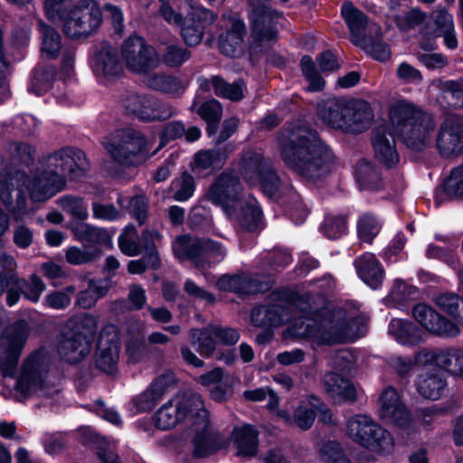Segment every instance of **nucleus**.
Masks as SVG:
<instances>
[{"mask_svg":"<svg viewBox=\"0 0 463 463\" xmlns=\"http://www.w3.org/2000/svg\"><path fill=\"white\" fill-rule=\"evenodd\" d=\"M89 168L83 151L76 147H61L43 157L32 177L21 171L8 175L0 172V201L14 219L20 221L26 214L25 192L33 202H44L64 188L67 175L80 176Z\"/></svg>","mask_w":463,"mask_h":463,"instance_id":"1","label":"nucleus"},{"mask_svg":"<svg viewBox=\"0 0 463 463\" xmlns=\"http://www.w3.org/2000/svg\"><path fill=\"white\" fill-rule=\"evenodd\" d=\"M158 429L170 430L181 421H186L191 428L193 455L207 457L218 451L223 445V439L211 422L209 411L199 394L177 395L165 402L154 416Z\"/></svg>","mask_w":463,"mask_h":463,"instance_id":"2","label":"nucleus"},{"mask_svg":"<svg viewBox=\"0 0 463 463\" xmlns=\"http://www.w3.org/2000/svg\"><path fill=\"white\" fill-rule=\"evenodd\" d=\"M279 142L283 162L298 175L317 179L330 171L332 154L317 132L294 127L282 132Z\"/></svg>","mask_w":463,"mask_h":463,"instance_id":"3","label":"nucleus"},{"mask_svg":"<svg viewBox=\"0 0 463 463\" xmlns=\"http://www.w3.org/2000/svg\"><path fill=\"white\" fill-rule=\"evenodd\" d=\"M206 198L246 230L252 232L260 227L262 211L257 200L242 195L241 184L232 173H222L209 187Z\"/></svg>","mask_w":463,"mask_h":463,"instance_id":"4","label":"nucleus"},{"mask_svg":"<svg viewBox=\"0 0 463 463\" xmlns=\"http://www.w3.org/2000/svg\"><path fill=\"white\" fill-rule=\"evenodd\" d=\"M388 118L402 142L420 151L430 146L436 128L433 114L407 99H397L389 106Z\"/></svg>","mask_w":463,"mask_h":463,"instance_id":"5","label":"nucleus"},{"mask_svg":"<svg viewBox=\"0 0 463 463\" xmlns=\"http://www.w3.org/2000/svg\"><path fill=\"white\" fill-rule=\"evenodd\" d=\"M71 0H44L46 17L52 23H61L66 36L71 39L87 37L101 24V10L94 0H82L66 9Z\"/></svg>","mask_w":463,"mask_h":463,"instance_id":"6","label":"nucleus"},{"mask_svg":"<svg viewBox=\"0 0 463 463\" xmlns=\"http://www.w3.org/2000/svg\"><path fill=\"white\" fill-rule=\"evenodd\" d=\"M52 364V355L46 348L41 347L32 352L23 362L15 380V391L22 397L36 394L45 398H59V390L50 385Z\"/></svg>","mask_w":463,"mask_h":463,"instance_id":"7","label":"nucleus"},{"mask_svg":"<svg viewBox=\"0 0 463 463\" xmlns=\"http://www.w3.org/2000/svg\"><path fill=\"white\" fill-rule=\"evenodd\" d=\"M346 335L345 317L340 312H326L320 320L299 316L283 333L285 338H307L328 345L344 343Z\"/></svg>","mask_w":463,"mask_h":463,"instance_id":"8","label":"nucleus"},{"mask_svg":"<svg viewBox=\"0 0 463 463\" xmlns=\"http://www.w3.org/2000/svg\"><path fill=\"white\" fill-rule=\"evenodd\" d=\"M102 146L109 156L123 165H138L156 153L150 151V142L138 130L119 129L106 137Z\"/></svg>","mask_w":463,"mask_h":463,"instance_id":"9","label":"nucleus"},{"mask_svg":"<svg viewBox=\"0 0 463 463\" xmlns=\"http://www.w3.org/2000/svg\"><path fill=\"white\" fill-rule=\"evenodd\" d=\"M173 251L179 260H190L200 269L209 267L212 263H220L227 255V250L220 242L187 235L175 238Z\"/></svg>","mask_w":463,"mask_h":463,"instance_id":"10","label":"nucleus"},{"mask_svg":"<svg viewBox=\"0 0 463 463\" xmlns=\"http://www.w3.org/2000/svg\"><path fill=\"white\" fill-rule=\"evenodd\" d=\"M349 438L378 454H389L394 446L391 434L366 415L349 420Z\"/></svg>","mask_w":463,"mask_h":463,"instance_id":"11","label":"nucleus"},{"mask_svg":"<svg viewBox=\"0 0 463 463\" xmlns=\"http://www.w3.org/2000/svg\"><path fill=\"white\" fill-rule=\"evenodd\" d=\"M28 336V326L19 322L9 327L0 338V371L5 376L14 374Z\"/></svg>","mask_w":463,"mask_h":463,"instance_id":"12","label":"nucleus"},{"mask_svg":"<svg viewBox=\"0 0 463 463\" xmlns=\"http://www.w3.org/2000/svg\"><path fill=\"white\" fill-rule=\"evenodd\" d=\"M122 60L134 73H147L159 64L155 49L139 36H130L121 46Z\"/></svg>","mask_w":463,"mask_h":463,"instance_id":"13","label":"nucleus"},{"mask_svg":"<svg viewBox=\"0 0 463 463\" xmlns=\"http://www.w3.org/2000/svg\"><path fill=\"white\" fill-rule=\"evenodd\" d=\"M269 0H250L251 44L265 47L275 39V22L277 14L268 5Z\"/></svg>","mask_w":463,"mask_h":463,"instance_id":"14","label":"nucleus"},{"mask_svg":"<svg viewBox=\"0 0 463 463\" xmlns=\"http://www.w3.org/2000/svg\"><path fill=\"white\" fill-rule=\"evenodd\" d=\"M122 106L128 114L145 122L165 120L174 114L168 104L146 94H129L123 99Z\"/></svg>","mask_w":463,"mask_h":463,"instance_id":"15","label":"nucleus"},{"mask_svg":"<svg viewBox=\"0 0 463 463\" xmlns=\"http://www.w3.org/2000/svg\"><path fill=\"white\" fill-rule=\"evenodd\" d=\"M435 146L443 157L463 154V122L457 118H445L438 129Z\"/></svg>","mask_w":463,"mask_h":463,"instance_id":"16","label":"nucleus"},{"mask_svg":"<svg viewBox=\"0 0 463 463\" xmlns=\"http://www.w3.org/2000/svg\"><path fill=\"white\" fill-rule=\"evenodd\" d=\"M119 358V336L115 325H107L100 332L96 354V364L106 373L112 374L117 371Z\"/></svg>","mask_w":463,"mask_h":463,"instance_id":"17","label":"nucleus"},{"mask_svg":"<svg viewBox=\"0 0 463 463\" xmlns=\"http://www.w3.org/2000/svg\"><path fill=\"white\" fill-rule=\"evenodd\" d=\"M216 19V15L202 5H190V11L179 25L181 35L189 46H195L203 40L204 30Z\"/></svg>","mask_w":463,"mask_h":463,"instance_id":"18","label":"nucleus"},{"mask_svg":"<svg viewBox=\"0 0 463 463\" xmlns=\"http://www.w3.org/2000/svg\"><path fill=\"white\" fill-rule=\"evenodd\" d=\"M414 319L427 331L439 336H456L459 334L457 324L442 317L432 307L419 303L412 308Z\"/></svg>","mask_w":463,"mask_h":463,"instance_id":"19","label":"nucleus"},{"mask_svg":"<svg viewBox=\"0 0 463 463\" xmlns=\"http://www.w3.org/2000/svg\"><path fill=\"white\" fill-rule=\"evenodd\" d=\"M382 27L369 20L365 14L349 5V40L363 49L369 46L373 38H382Z\"/></svg>","mask_w":463,"mask_h":463,"instance_id":"20","label":"nucleus"},{"mask_svg":"<svg viewBox=\"0 0 463 463\" xmlns=\"http://www.w3.org/2000/svg\"><path fill=\"white\" fill-rule=\"evenodd\" d=\"M379 412L383 420L401 428L407 427L411 420L406 406L402 402L397 391L392 387L386 388L381 394Z\"/></svg>","mask_w":463,"mask_h":463,"instance_id":"21","label":"nucleus"},{"mask_svg":"<svg viewBox=\"0 0 463 463\" xmlns=\"http://www.w3.org/2000/svg\"><path fill=\"white\" fill-rule=\"evenodd\" d=\"M371 143L375 158L387 167L398 164L399 154L393 134L386 125L375 127L372 131Z\"/></svg>","mask_w":463,"mask_h":463,"instance_id":"22","label":"nucleus"},{"mask_svg":"<svg viewBox=\"0 0 463 463\" xmlns=\"http://www.w3.org/2000/svg\"><path fill=\"white\" fill-rule=\"evenodd\" d=\"M90 351V341L69 329L61 334L57 345V352L61 359L69 364L82 361Z\"/></svg>","mask_w":463,"mask_h":463,"instance_id":"23","label":"nucleus"},{"mask_svg":"<svg viewBox=\"0 0 463 463\" xmlns=\"http://www.w3.org/2000/svg\"><path fill=\"white\" fill-rule=\"evenodd\" d=\"M357 276L368 287L379 289L383 282L384 269L374 254L365 252L354 261Z\"/></svg>","mask_w":463,"mask_h":463,"instance_id":"24","label":"nucleus"},{"mask_svg":"<svg viewBox=\"0 0 463 463\" xmlns=\"http://www.w3.org/2000/svg\"><path fill=\"white\" fill-rule=\"evenodd\" d=\"M91 67L98 78H112L118 76L123 71L118 52L109 44L102 45L95 53Z\"/></svg>","mask_w":463,"mask_h":463,"instance_id":"25","label":"nucleus"},{"mask_svg":"<svg viewBox=\"0 0 463 463\" xmlns=\"http://www.w3.org/2000/svg\"><path fill=\"white\" fill-rule=\"evenodd\" d=\"M292 314V305L257 307L251 311V322L257 326H280L291 320Z\"/></svg>","mask_w":463,"mask_h":463,"instance_id":"26","label":"nucleus"},{"mask_svg":"<svg viewBox=\"0 0 463 463\" xmlns=\"http://www.w3.org/2000/svg\"><path fill=\"white\" fill-rule=\"evenodd\" d=\"M172 381L168 375L157 377L146 391L132 399L136 411L137 412L151 411L163 398Z\"/></svg>","mask_w":463,"mask_h":463,"instance_id":"27","label":"nucleus"},{"mask_svg":"<svg viewBox=\"0 0 463 463\" xmlns=\"http://www.w3.org/2000/svg\"><path fill=\"white\" fill-rule=\"evenodd\" d=\"M246 34L245 24L242 20L233 18L231 26L219 39L220 51L230 57H237L243 51V39Z\"/></svg>","mask_w":463,"mask_h":463,"instance_id":"28","label":"nucleus"},{"mask_svg":"<svg viewBox=\"0 0 463 463\" xmlns=\"http://www.w3.org/2000/svg\"><path fill=\"white\" fill-rule=\"evenodd\" d=\"M347 101L345 99H329L318 103L317 115L324 124L333 128H344L345 126V111Z\"/></svg>","mask_w":463,"mask_h":463,"instance_id":"29","label":"nucleus"},{"mask_svg":"<svg viewBox=\"0 0 463 463\" xmlns=\"http://www.w3.org/2000/svg\"><path fill=\"white\" fill-rule=\"evenodd\" d=\"M217 288L223 291H233L239 294H256L267 287L247 275H223L217 283Z\"/></svg>","mask_w":463,"mask_h":463,"instance_id":"30","label":"nucleus"},{"mask_svg":"<svg viewBox=\"0 0 463 463\" xmlns=\"http://www.w3.org/2000/svg\"><path fill=\"white\" fill-rule=\"evenodd\" d=\"M332 364L335 367L341 368L343 373L341 374L329 373L325 375L326 391L335 402H345L347 400V382L344 370L346 367L347 362L344 356H342V361H339V357L335 356L332 359Z\"/></svg>","mask_w":463,"mask_h":463,"instance_id":"31","label":"nucleus"},{"mask_svg":"<svg viewBox=\"0 0 463 463\" xmlns=\"http://www.w3.org/2000/svg\"><path fill=\"white\" fill-rule=\"evenodd\" d=\"M415 384L417 392L423 398L436 401L442 396L447 381L439 371H431L420 373Z\"/></svg>","mask_w":463,"mask_h":463,"instance_id":"32","label":"nucleus"},{"mask_svg":"<svg viewBox=\"0 0 463 463\" xmlns=\"http://www.w3.org/2000/svg\"><path fill=\"white\" fill-rule=\"evenodd\" d=\"M232 439L237 449V455L252 457L258 450V432L249 424L234 427Z\"/></svg>","mask_w":463,"mask_h":463,"instance_id":"33","label":"nucleus"},{"mask_svg":"<svg viewBox=\"0 0 463 463\" xmlns=\"http://www.w3.org/2000/svg\"><path fill=\"white\" fill-rule=\"evenodd\" d=\"M269 165V162L260 153L248 151L241 157L240 171L246 182L257 185Z\"/></svg>","mask_w":463,"mask_h":463,"instance_id":"34","label":"nucleus"},{"mask_svg":"<svg viewBox=\"0 0 463 463\" xmlns=\"http://www.w3.org/2000/svg\"><path fill=\"white\" fill-rule=\"evenodd\" d=\"M373 120L370 104L364 99L349 101V133H361L368 129Z\"/></svg>","mask_w":463,"mask_h":463,"instance_id":"35","label":"nucleus"},{"mask_svg":"<svg viewBox=\"0 0 463 463\" xmlns=\"http://www.w3.org/2000/svg\"><path fill=\"white\" fill-rule=\"evenodd\" d=\"M388 332L402 345H415L421 341V330L409 320L392 319L388 326Z\"/></svg>","mask_w":463,"mask_h":463,"instance_id":"36","label":"nucleus"},{"mask_svg":"<svg viewBox=\"0 0 463 463\" xmlns=\"http://www.w3.org/2000/svg\"><path fill=\"white\" fill-rule=\"evenodd\" d=\"M227 158L224 149H202L195 153L191 164V169L194 174H203L204 171L212 172L214 168L221 167Z\"/></svg>","mask_w":463,"mask_h":463,"instance_id":"37","label":"nucleus"},{"mask_svg":"<svg viewBox=\"0 0 463 463\" xmlns=\"http://www.w3.org/2000/svg\"><path fill=\"white\" fill-rule=\"evenodd\" d=\"M72 232L76 239L82 243L112 248V238L106 229L98 228L86 222H79L72 226Z\"/></svg>","mask_w":463,"mask_h":463,"instance_id":"38","label":"nucleus"},{"mask_svg":"<svg viewBox=\"0 0 463 463\" xmlns=\"http://www.w3.org/2000/svg\"><path fill=\"white\" fill-rule=\"evenodd\" d=\"M369 316L356 301H349V341L364 337L369 328Z\"/></svg>","mask_w":463,"mask_h":463,"instance_id":"39","label":"nucleus"},{"mask_svg":"<svg viewBox=\"0 0 463 463\" xmlns=\"http://www.w3.org/2000/svg\"><path fill=\"white\" fill-rule=\"evenodd\" d=\"M144 83L152 90L172 95H179L184 90L178 79L164 73L148 74L147 72Z\"/></svg>","mask_w":463,"mask_h":463,"instance_id":"40","label":"nucleus"},{"mask_svg":"<svg viewBox=\"0 0 463 463\" xmlns=\"http://www.w3.org/2000/svg\"><path fill=\"white\" fill-rule=\"evenodd\" d=\"M434 302L442 312L454 318L458 325L463 326V298L461 297L456 293L445 292L437 295Z\"/></svg>","mask_w":463,"mask_h":463,"instance_id":"41","label":"nucleus"},{"mask_svg":"<svg viewBox=\"0 0 463 463\" xmlns=\"http://www.w3.org/2000/svg\"><path fill=\"white\" fill-rule=\"evenodd\" d=\"M354 175L362 190L376 191L382 188L380 173L371 163L360 162L356 165Z\"/></svg>","mask_w":463,"mask_h":463,"instance_id":"42","label":"nucleus"},{"mask_svg":"<svg viewBox=\"0 0 463 463\" xmlns=\"http://www.w3.org/2000/svg\"><path fill=\"white\" fill-rule=\"evenodd\" d=\"M162 235L156 230L146 229L141 234V250L148 265L157 268L160 263L157 249L161 245Z\"/></svg>","mask_w":463,"mask_h":463,"instance_id":"43","label":"nucleus"},{"mask_svg":"<svg viewBox=\"0 0 463 463\" xmlns=\"http://www.w3.org/2000/svg\"><path fill=\"white\" fill-rule=\"evenodd\" d=\"M212 326L203 329L193 328L190 330L191 343L196 346L197 351L203 356H210L215 350L216 340L213 333Z\"/></svg>","mask_w":463,"mask_h":463,"instance_id":"44","label":"nucleus"},{"mask_svg":"<svg viewBox=\"0 0 463 463\" xmlns=\"http://www.w3.org/2000/svg\"><path fill=\"white\" fill-rule=\"evenodd\" d=\"M39 31L42 35V52L48 58H56L61 47V37L58 32L52 27L45 24L43 21H39Z\"/></svg>","mask_w":463,"mask_h":463,"instance_id":"45","label":"nucleus"},{"mask_svg":"<svg viewBox=\"0 0 463 463\" xmlns=\"http://www.w3.org/2000/svg\"><path fill=\"white\" fill-rule=\"evenodd\" d=\"M67 327L91 343L98 330V318L90 314L77 316L68 321Z\"/></svg>","mask_w":463,"mask_h":463,"instance_id":"46","label":"nucleus"},{"mask_svg":"<svg viewBox=\"0 0 463 463\" xmlns=\"http://www.w3.org/2000/svg\"><path fill=\"white\" fill-rule=\"evenodd\" d=\"M211 84L214 93L222 98L238 101L243 98L245 85L242 80L228 83L219 77H213Z\"/></svg>","mask_w":463,"mask_h":463,"instance_id":"47","label":"nucleus"},{"mask_svg":"<svg viewBox=\"0 0 463 463\" xmlns=\"http://www.w3.org/2000/svg\"><path fill=\"white\" fill-rule=\"evenodd\" d=\"M55 78V69L52 66L37 67L33 71L29 91L41 96L51 89Z\"/></svg>","mask_w":463,"mask_h":463,"instance_id":"48","label":"nucleus"},{"mask_svg":"<svg viewBox=\"0 0 463 463\" xmlns=\"http://www.w3.org/2000/svg\"><path fill=\"white\" fill-rule=\"evenodd\" d=\"M198 115L208 123L207 134L212 137L216 133L217 124L222 118V108L219 101L211 99L203 102L197 110Z\"/></svg>","mask_w":463,"mask_h":463,"instance_id":"49","label":"nucleus"},{"mask_svg":"<svg viewBox=\"0 0 463 463\" xmlns=\"http://www.w3.org/2000/svg\"><path fill=\"white\" fill-rule=\"evenodd\" d=\"M415 291V287L408 285L402 279H395L383 301L388 307H398L403 306Z\"/></svg>","mask_w":463,"mask_h":463,"instance_id":"50","label":"nucleus"},{"mask_svg":"<svg viewBox=\"0 0 463 463\" xmlns=\"http://www.w3.org/2000/svg\"><path fill=\"white\" fill-rule=\"evenodd\" d=\"M438 365L452 374L463 376V350L457 348L440 350Z\"/></svg>","mask_w":463,"mask_h":463,"instance_id":"51","label":"nucleus"},{"mask_svg":"<svg viewBox=\"0 0 463 463\" xmlns=\"http://www.w3.org/2000/svg\"><path fill=\"white\" fill-rule=\"evenodd\" d=\"M56 203L74 219L84 221L89 217L88 204L83 198L65 195L57 199Z\"/></svg>","mask_w":463,"mask_h":463,"instance_id":"52","label":"nucleus"},{"mask_svg":"<svg viewBox=\"0 0 463 463\" xmlns=\"http://www.w3.org/2000/svg\"><path fill=\"white\" fill-rule=\"evenodd\" d=\"M382 225L378 219L370 213L360 216L357 222V233L359 239L366 243H372L380 232Z\"/></svg>","mask_w":463,"mask_h":463,"instance_id":"53","label":"nucleus"},{"mask_svg":"<svg viewBox=\"0 0 463 463\" xmlns=\"http://www.w3.org/2000/svg\"><path fill=\"white\" fill-rule=\"evenodd\" d=\"M137 231L133 225H128L118 237V246L122 253L137 256L141 253V242L137 241Z\"/></svg>","mask_w":463,"mask_h":463,"instance_id":"54","label":"nucleus"},{"mask_svg":"<svg viewBox=\"0 0 463 463\" xmlns=\"http://www.w3.org/2000/svg\"><path fill=\"white\" fill-rule=\"evenodd\" d=\"M194 177L187 173H184L172 182L174 198L179 202L188 200L194 194Z\"/></svg>","mask_w":463,"mask_h":463,"instance_id":"55","label":"nucleus"},{"mask_svg":"<svg viewBox=\"0 0 463 463\" xmlns=\"http://www.w3.org/2000/svg\"><path fill=\"white\" fill-rule=\"evenodd\" d=\"M440 89L449 106L453 108L463 106V78L457 80H446L441 83Z\"/></svg>","mask_w":463,"mask_h":463,"instance_id":"56","label":"nucleus"},{"mask_svg":"<svg viewBox=\"0 0 463 463\" xmlns=\"http://www.w3.org/2000/svg\"><path fill=\"white\" fill-rule=\"evenodd\" d=\"M302 73L308 80V90L312 91H319L325 86L324 80L318 74L316 65L309 56H304L300 61Z\"/></svg>","mask_w":463,"mask_h":463,"instance_id":"57","label":"nucleus"},{"mask_svg":"<svg viewBox=\"0 0 463 463\" xmlns=\"http://www.w3.org/2000/svg\"><path fill=\"white\" fill-rule=\"evenodd\" d=\"M191 57L190 52L180 45L169 44L162 54L163 62L169 67H179Z\"/></svg>","mask_w":463,"mask_h":463,"instance_id":"58","label":"nucleus"},{"mask_svg":"<svg viewBox=\"0 0 463 463\" xmlns=\"http://www.w3.org/2000/svg\"><path fill=\"white\" fill-rule=\"evenodd\" d=\"M75 291L74 287H67L64 290L53 291L45 296L43 305L52 309H64L71 304V295Z\"/></svg>","mask_w":463,"mask_h":463,"instance_id":"59","label":"nucleus"},{"mask_svg":"<svg viewBox=\"0 0 463 463\" xmlns=\"http://www.w3.org/2000/svg\"><path fill=\"white\" fill-rule=\"evenodd\" d=\"M444 191L449 196L463 198V162L452 169L444 184Z\"/></svg>","mask_w":463,"mask_h":463,"instance_id":"60","label":"nucleus"},{"mask_svg":"<svg viewBox=\"0 0 463 463\" xmlns=\"http://www.w3.org/2000/svg\"><path fill=\"white\" fill-rule=\"evenodd\" d=\"M19 288L27 299L32 302H38L42 293L45 290V284L39 277L33 275L28 281H21Z\"/></svg>","mask_w":463,"mask_h":463,"instance_id":"61","label":"nucleus"},{"mask_svg":"<svg viewBox=\"0 0 463 463\" xmlns=\"http://www.w3.org/2000/svg\"><path fill=\"white\" fill-rule=\"evenodd\" d=\"M125 199L119 197L118 199V203L122 207H128L132 216L141 225L145 222L146 218L147 203L146 200L143 196H135L129 200L128 204L125 203Z\"/></svg>","mask_w":463,"mask_h":463,"instance_id":"62","label":"nucleus"},{"mask_svg":"<svg viewBox=\"0 0 463 463\" xmlns=\"http://www.w3.org/2000/svg\"><path fill=\"white\" fill-rule=\"evenodd\" d=\"M316 411L309 405H299L295 412L294 418H291L289 424L295 423L299 429L307 430L310 429L316 419Z\"/></svg>","mask_w":463,"mask_h":463,"instance_id":"63","label":"nucleus"},{"mask_svg":"<svg viewBox=\"0 0 463 463\" xmlns=\"http://www.w3.org/2000/svg\"><path fill=\"white\" fill-rule=\"evenodd\" d=\"M319 452L325 463H345V455L335 441L324 442Z\"/></svg>","mask_w":463,"mask_h":463,"instance_id":"64","label":"nucleus"}]
</instances>
